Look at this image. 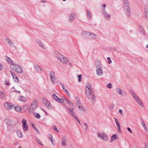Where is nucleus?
<instances>
[{"mask_svg":"<svg viewBox=\"0 0 148 148\" xmlns=\"http://www.w3.org/2000/svg\"><path fill=\"white\" fill-rule=\"evenodd\" d=\"M86 88L87 89H91L92 87L91 84L89 82L86 83Z\"/></svg>","mask_w":148,"mask_h":148,"instance_id":"nucleus-31","label":"nucleus"},{"mask_svg":"<svg viewBox=\"0 0 148 148\" xmlns=\"http://www.w3.org/2000/svg\"><path fill=\"white\" fill-rule=\"evenodd\" d=\"M5 59L8 63L11 64L13 63L12 60L7 56H5Z\"/></svg>","mask_w":148,"mask_h":148,"instance_id":"nucleus-30","label":"nucleus"},{"mask_svg":"<svg viewBox=\"0 0 148 148\" xmlns=\"http://www.w3.org/2000/svg\"><path fill=\"white\" fill-rule=\"evenodd\" d=\"M28 108V106L27 105H25L23 107V109L24 110H26Z\"/></svg>","mask_w":148,"mask_h":148,"instance_id":"nucleus-48","label":"nucleus"},{"mask_svg":"<svg viewBox=\"0 0 148 148\" xmlns=\"http://www.w3.org/2000/svg\"><path fill=\"white\" fill-rule=\"evenodd\" d=\"M90 32H84V31H83V32H82V34H82V36L85 38H86V37L87 36H88V35H89V33Z\"/></svg>","mask_w":148,"mask_h":148,"instance_id":"nucleus-14","label":"nucleus"},{"mask_svg":"<svg viewBox=\"0 0 148 148\" xmlns=\"http://www.w3.org/2000/svg\"><path fill=\"white\" fill-rule=\"evenodd\" d=\"M91 89H87L85 88V92L86 95L88 99H90V96L91 93Z\"/></svg>","mask_w":148,"mask_h":148,"instance_id":"nucleus-13","label":"nucleus"},{"mask_svg":"<svg viewBox=\"0 0 148 148\" xmlns=\"http://www.w3.org/2000/svg\"><path fill=\"white\" fill-rule=\"evenodd\" d=\"M37 102L36 100H34L31 103L29 110V112L30 113L33 112L35 111L37 107Z\"/></svg>","mask_w":148,"mask_h":148,"instance_id":"nucleus-5","label":"nucleus"},{"mask_svg":"<svg viewBox=\"0 0 148 148\" xmlns=\"http://www.w3.org/2000/svg\"><path fill=\"white\" fill-rule=\"evenodd\" d=\"M88 36H90V38L92 39H95L96 38L97 36L96 35L94 34L92 32H90Z\"/></svg>","mask_w":148,"mask_h":148,"instance_id":"nucleus-18","label":"nucleus"},{"mask_svg":"<svg viewBox=\"0 0 148 148\" xmlns=\"http://www.w3.org/2000/svg\"><path fill=\"white\" fill-rule=\"evenodd\" d=\"M65 100L66 101L67 103L68 104H69L71 106H73V104L70 101L68 100L67 99H66Z\"/></svg>","mask_w":148,"mask_h":148,"instance_id":"nucleus-39","label":"nucleus"},{"mask_svg":"<svg viewBox=\"0 0 148 148\" xmlns=\"http://www.w3.org/2000/svg\"><path fill=\"white\" fill-rule=\"evenodd\" d=\"M5 122L8 125H10L11 124V120L9 119H6L4 120Z\"/></svg>","mask_w":148,"mask_h":148,"instance_id":"nucleus-22","label":"nucleus"},{"mask_svg":"<svg viewBox=\"0 0 148 148\" xmlns=\"http://www.w3.org/2000/svg\"><path fill=\"white\" fill-rule=\"evenodd\" d=\"M84 125L86 127H88L87 124L86 123H84Z\"/></svg>","mask_w":148,"mask_h":148,"instance_id":"nucleus-64","label":"nucleus"},{"mask_svg":"<svg viewBox=\"0 0 148 148\" xmlns=\"http://www.w3.org/2000/svg\"><path fill=\"white\" fill-rule=\"evenodd\" d=\"M130 92L132 93V96H134V95H136L134 93V91H132V90H130Z\"/></svg>","mask_w":148,"mask_h":148,"instance_id":"nucleus-54","label":"nucleus"},{"mask_svg":"<svg viewBox=\"0 0 148 148\" xmlns=\"http://www.w3.org/2000/svg\"><path fill=\"white\" fill-rule=\"evenodd\" d=\"M65 92L66 94L67 93H68V92H69L68 90L66 89V88H64V89L63 90Z\"/></svg>","mask_w":148,"mask_h":148,"instance_id":"nucleus-55","label":"nucleus"},{"mask_svg":"<svg viewBox=\"0 0 148 148\" xmlns=\"http://www.w3.org/2000/svg\"><path fill=\"white\" fill-rule=\"evenodd\" d=\"M132 97L134 99L136 102L141 107H143V105L142 103L138 96H137L136 94L135 95H134V96H132Z\"/></svg>","mask_w":148,"mask_h":148,"instance_id":"nucleus-7","label":"nucleus"},{"mask_svg":"<svg viewBox=\"0 0 148 148\" xmlns=\"http://www.w3.org/2000/svg\"><path fill=\"white\" fill-rule=\"evenodd\" d=\"M145 16L146 17H147L148 16V9L147 8H145Z\"/></svg>","mask_w":148,"mask_h":148,"instance_id":"nucleus-42","label":"nucleus"},{"mask_svg":"<svg viewBox=\"0 0 148 148\" xmlns=\"http://www.w3.org/2000/svg\"><path fill=\"white\" fill-rule=\"evenodd\" d=\"M141 124L143 126V127L144 128L145 130H147V128L146 127L145 124L144 122L143 121V120L142 121V122L141 123Z\"/></svg>","mask_w":148,"mask_h":148,"instance_id":"nucleus-37","label":"nucleus"},{"mask_svg":"<svg viewBox=\"0 0 148 148\" xmlns=\"http://www.w3.org/2000/svg\"><path fill=\"white\" fill-rule=\"evenodd\" d=\"M10 68L12 70L18 73H23L22 69L18 64H11L10 65Z\"/></svg>","mask_w":148,"mask_h":148,"instance_id":"nucleus-2","label":"nucleus"},{"mask_svg":"<svg viewBox=\"0 0 148 148\" xmlns=\"http://www.w3.org/2000/svg\"><path fill=\"white\" fill-rule=\"evenodd\" d=\"M4 98V95L3 92L2 91H1L0 92V98L1 99H3Z\"/></svg>","mask_w":148,"mask_h":148,"instance_id":"nucleus-38","label":"nucleus"},{"mask_svg":"<svg viewBox=\"0 0 148 148\" xmlns=\"http://www.w3.org/2000/svg\"><path fill=\"white\" fill-rule=\"evenodd\" d=\"M95 65L97 68L101 67L100 66V63L99 61H97L95 62Z\"/></svg>","mask_w":148,"mask_h":148,"instance_id":"nucleus-33","label":"nucleus"},{"mask_svg":"<svg viewBox=\"0 0 148 148\" xmlns=\"http://www.w3.org/2000/svg\"><path fill=\"white\" fill-rule=\"evenodd\" d=\"M52 97L53 98L57 101H58V99H59V98L54 94H52Z\"/></svg>","mask_w":148,"mask_h":148,"instance_id":"nucleus-35","label":"nucleus"},{"mask_svg":"<svg viewBox=\"0 0 148 148\" xmlns=\"http://www.w3.org/2000/svg\"><path fill=\"white\" fill-rule=\"evenodd\" d=\"M5 40L6 41L9 43L10 45L13 44L11 40L8 37H6L5 38Z\"/></svg>","mask_w":148,"mask_h":148,"instance_id":"nucleus-23","label":"nucleus"},{"mask_svg":"<svg viewBox=\"0 0 148 148\" xmlns=\"http://www.w3.org/2000/svg\"><path fill=\"white\" fill-rule=\"evenodd\" d=\"M15 110L17 112H20L22 110V108L20 106H16L14 108Z\"/></svg>","mask_w":148,"mask_h":148,"instance_id":"nucleus-28","label":"nucleus"},{"mask_svg":"<svg viewBox=\"0 0 148 148\" xmlns=\"http://www.w3.org/2000/svg\"><path fill=\"white\" fill-rule=\"evenodd\" d=\"M76 18V15L74 13H71L69 16V20L70 22L72 21Z\"/></svg>","mask_w":148,"mask_h":148,"instance_id":"nucleus-11","label":"nucleus"},{"mask_svg":"<svg viewBox=\"0 0 148 148\" xmlns=\"http://www.w3.org/2000/svg\"><path fill=\"white\" fill-rule=\"evenodd\" d=\"M118 127V132L119 133H121V126L117 127Z\"/></svg>","mask_w":148,"mask_h":148,"instance_id":"nucleus-56","label":"nucleus"},{"mask_svg":"<svg viewBox=\"0 0 148 148\" xmlns=\"http://www.w3.org/2000/svg\"><path fill=\"white\" fill-rule=\"evenodd\" d=\"M116 92L119 95H122V92L123 91L122 90L119 88H116Z\"/></svg>","mask_w":148,"mask_h":148,"instance_id":"nucleus-27","label":"nucleus"},{"mask_svg":"<svg viewBox=\"0 0 148 148\" xmlns=\"http://www.w3.org/2000/svg\"><path fill=\"white\" fill-rule=\"evenodd\" d=\"M60 84L61 85L63 90L64 89V88H65L64 87V85L63 84L61 83H60Z\"/></svg>","mask_w":148,"mask_h":148,"instance_id":"nucleus-61","label":"nucleus"},{"mask_svg":"<svg viewBox=\"0 0 148 148\" xmlns=\"http://www.w3.org/2000/svg\"><path fill=\"white\" fill-rule=\"evenodd\" d=\"M87 17L90 19L91 20L92 18V16L91 13L90 11L88 10H87Z\"/></svg>","mask_w":148,"mask_h":148,"instance_id":"nucleus-21","label":"nucleus"},{"mask_svg":"<svg viewBox=\"0 0 148 148\" xmlns=\"http://www.w3.org/2000/svg\"><path fill=\"white\" fill-rule=\"evenodd\" d=\"M90 98L92 97V100L93 101H94L95 100V97L94 95V93H92V92L91 93V95H90Z\"/></svg>","mask_w":148,"mask_h":148,"instance_id":"nucleus-41","label":"nucleus"},{"mask_svg":"<svg viewBox=\"0 0 148 148\" xmlns=\"http://www.w3.org/2000/svg\"><path fill=\"white\" fill-rule=\"evenodd\" d=\"M35 116L38 119H40V115L38 113H36L35 115Z\"/></svg>","mask_w":148,"mask_h":148,"instance_id":"nucleus-49","label":"nucleus"},{"mask_svg":"<svg viewBox=\"0 0 148 148\" xmlns=\"http://www.w3.org/2000/svg\"><path fill=\"white\" fill-rule=\"evenodd\" d=\"M10 72L14 79V81L16 82H18V78L15 74L12 71H10Z\"/></svg>","mask_w":148,"mask_h":148,"instance_id":"nucleus-12","label":"nucleus"},{"mask_svg":"<svg viewBox=\"0 0 148 148\" xmlns=\"http://www.w3.org/2000/svg\"><path fill=\"white\" fill-rule=\"evenodd\" d=\"M70 110V112H69V113L74 118H76V117H77L75 115V114L73 112V111L74 110V109L73 108H71V109Z\"/></svg>","mask_w":148,"mask_h":148,"instance_id":"nucleus-15","label":"nucleus"},{"mask_svg":"<svg viewBox=\"0 0 148 148\" xmlns=\"http://www.w3.org/2000/svg\"><path fill=\"white\" fill-rule=\"evenodd\" d=\"M114 119L115 120V122L116 124L117 127H118L120 126V123H119V121L118 119H117L115 118H114Z\"/></svg>","mask_w":148,"mask_h":148,"instance_id":"nucleus-34","label":"nucleus"},{"mask_svg":"<svg viewBox=\"0 0 148 148\" xmlns=\"http://www.w3.org/2000/svg\"><path fill=\"white\" fill-rule=\"evenodd\" d=\"M54 56L61 62L64 64H66L68 62L67 58L57 52H55Z\"/></svg>","mask_w":148,"mask_h":148,"instance_id":"nucleus-1","label":"nucleus"},{"mask_svg":"<svg viewBox=\"0 0 148 148\" xmlns=\"http://www.w3.org/2000/svg\"><path fill=\"white\" fill-rule=\"evenodd\" d=\"M106 7V5L105 4H103L102 6V11H106L105 10V7Z\"/></svg>","mask_w":148,"mask_h":148,"instance_id":"nucleus-46","label":"nucleus"},{"mask_svg":"<svg viewBox=\"0 0 148 148\" xmlns=\"http://www.w3.org/2000/svg\"><path fill=\"white\" fill-rule=\"evenodd\" d=\"M34 67L36 70L38 72H40L42 71V69L37 64L34 65Z\"/></svg>","mask_w":148,"mask_h":148,"instance_id":"nucleus-20","label":"nucleus"},{"mask_svg":"<svg viewBox=\"0 0 148 148\" xmlns=\"http://www.w3.org/2000/svg\"><path fill=\"white\" fill-rule=\"evenodd\" d=\"M37 43L43 49H45V48L44 45L41 42L40 40L38 41L37 42Z\"/></svg>","mask_w":148,"mask_h":148,"instance_id":"nucleus-24","label":"nucleus"},{"mask_svg":"<svg viewBox=\"0 0 148 148\" xmlns=\"http://www.w3.org/2000/svg\"><path fill=\"white\" fill-rule=\"evenodd\" d=\"M16 133L18 136L20 138H22L23 137V135L22 134L21 132L19 130L16 132Z\"/></svg>","mask_w":148,"mask_h":148,"instance_id":"nucleus-29","label":"nucleus"},{"mask_svg":"<svg viewBox=\"0 0 148 148\" xmlns=\"http://www.w3.org/2000/svg\"><path fill=\"white\" fill-rule=\"evenodd\" d=\"M32 127H33V128L36 132H38V130L37 128L35 126L34 124L32 123L31 125Z\"/></svg>","mask_w":148,"mask_h":148,"instance_id":"nucleus-44","label":"nucleus"},{"mask_svg":"<svg viewBox=\"0 0 148 148\" xmlns=\"http://www.w3.org/2000/svg\"><path fill=\"white\" fill-rule=\"evenodd\" d=\"M61 143L62 146H64L66 145V140L64 138H63L61 139Z\"/></svg>","mask_w":148,"mask_h":148,"instance_id":"nucleus-19","label":"nucleus"},{"mask_svg":"<svg viewBox=\"0 0 148 148\" xmlns=\"http://www.w3.org/2000/svg\"><path fill=\"white\" fill-rule=\"evenodd\" d=\"M77 107H78V110H79L81 111H84L85 110L84 108L83 107L82 104H81L80 105H79Z\"/></svg>","mask_w":148,"mask_h":148,"instance_id":"nucleus-32","label":"nucleus"},{"mask_svg":"<svg viewBox=\"0 0 148 148\" xmlns=\"http://www.w3.org/2000/svg\"><path fill=\"white\" fill-rule=\"evenodd\" d=\"M97 136L99 138L103 140L106 141L108 140V136L104 132H98Z\"/></svg>","mask_w":148,"mask_h":148,"instance_id":"nucleus-4","label":"nucleus"},{"mask_svg":"<svg viewBox=\"0 0 148 148\" xmlns=\"http://www.w3.org/2000/svg\"><path fill=\"white\" fill-rule=\"evenodd\" d=\"M35 140H36V142L38 144H39L40 145H43L42 144V143H41V142H40V141L37 138H35Z\"/></svg>","mask_w":148,"mask_h":148,"instance_id":"nucleus-45","label":"nucleus"},{"mask_svg":"<svg viewBox=\"0 0 148 148\" xmlns=\"http://www.w3.org/2000/svg\"><path fill=\"white\" fill-rule=\"evenodd\" d=\"M60 84L61 85L63 90L64 89V88H65L64 87V85L63 84L61 83H60Z\"/></svg>","mask_w":148,"mask_h":148,"instance_id":"nucleus-62","label":"nucleus"},{"mask_svg":"<svg viewBox=\"0 0 148 148\" xmlns=\"http://www.w3.org/2000/svg\"><path fill=\"white\" fill-rule=\"evenodd\" d=\"M52 138L53 136L52 135H50L49 137V140L51 141V144H52L53 145H54V144L53 143L52 140Z\"/></svg>","mask_w":148,"mask_h":148,"instance_id":"nucleus-43","label":"nucleus"},{"mask_svg":"<svg viewBox=\"0 0 148 148\" xmlns=\"http://www.w3.org/2000/svg\"><path fill=\"white\" fill-rule=\"evenodd\" d=\"M116 135L114 134L111 136V139L110 141V142H112L113 140L116 139Z\"/></svg>","mask_w":148,"mask_h":148,"instance_id":"nucleus-36","label":"nucleus"},{"mask_svg":"<svg viewBox=\"0 0 148 148\" xmlns=\"http://www.w3.org/2000/svg\"><path fill=\"white\" fill-rule=\"evenodd\" d=\"M102 12L104 15L105 18H106V19H109L110 16V14H108L106 11H102Z\"/></svg>","mask_w":148,"mask_h":148,"instance_id":"nucleus-16","label":"nucleus"},{"mask_svg":"<svg viewBox=\"0 0 148 148\" xmlns=\"http://www.w3.org/2000/svg\"><path fill=\"white\" fill-rule=\"evenodd\" d=\"M82 76V75H78V81L79 82H80L81 80H82V77H81Z\"/></svg>","mask_w":148,"mask_h":148,"instance_id":"nucleus-52","label":"nucleus"},{"mask_svg":"<svg viewBox=\"0 0 148 148\" xmlns=\"http://www.w3.org/2000/svg\"><path fill=\"white\" fill-rule=\"evenodd\" d=\"M23 130L24 131H27L28 130V126L27 124L23 125Z\"/></svg>","mask_w":148,"mask_h":148,"instance_id":"nucleus-25","label":"nucleus"},{"mask_svg":"<svg viewBox=\"0 0 148 148\" xmlns=\"http://www.w3.org/2000/svg\"><path fill=\"white\" fill-rule=\"evenodd\" d=\"M19 100L22 101H26L27 99L25 97L20 96L19 98Z\"/></svg>","mask_w":148,"mask_h":148,"instance_id":"nucleus-26","label":"nucleus"},{"mask_svg":"<svg viewBox=\"0 0 148 148\" xmlns=\"http://www.w3.org/2000/svg\"><path fill=\"white\" fill-rule=\"evenodd\" d=\"M127 129L128 130V131L131 133H132V132L131 131L130 128V127H128L127 128Z\"/></svg>","mask_w":148,"mask_h":148,"instance_id":"nucleus-57","label":"nucleus"},{"mask_svg":"<svg viewBox=\"0 0 148 148\" xmlns=\"http://www.w3.org/2000/svg\"><path fill=\"white\" fill-rule=\"evenodd\" d=\"M42 101L45 106L48 109L51 108V105L49 102L47 101L45 98L42 99Z\"/></svg>","mask_w":148,"mask_h":148,"instance_id":"nucleus-8","label":"nucleus"},{"mask_svg":"<svg viewBox=\"0 0 148 148\" xmlns=\"http://www.w3.org/2000/svg\"><path fill=\"white\" fill-rule=\"evenodd\" d=\"M139 28L140 30L142 32V33L143 34H145V33L144 32V29L142 26L141 25H140L139 26Z\"/></svg>","mask_w":148,"mask_h":148,"instance_id":"nucleus-40","label":"nucleus"},{"mask_svg":"<svg viewBox=\"0 0 148 148\" xmlns=\"http://www.w3.org/2000/svg\"><path fill=\"white\" fill-rule=\"evenodd\" d=\"M53 129L54 130H55V131L58 132H59V131L58 130V129L56 128V126H53Z\"/></svg>","mask_w":148,"mask_h":148,"instance_id":"nucleus-51","label":"nucleus"},{"mask_svg":"<svg viewBox=\"0 0 148 148\" xmlns=\"http://www.w3.org/2000/svg\"><path fill=\"white\" fill-rule=\"evenodd\" d=\"M123 3L125 10L127 11V15L129 16L130 14L131 9L128 1L127 0H123Z\"/></svg>","mask_w":148,"mask_h":148,"instance_id":"nucleus-3","label":"nucleus"},{"mask_svg":"<svg viewBox=\"0 0 148 148\" xmlns=\"http://www.w3.org/2000/svg\"><path fill=\"white\" fill-rule=\"evenodd\" d=\"M22 123L23 124V125H25L27 124L26 123V120L25 119H23L22 120Z\"/></svg>","mask_w":148,"mask_h":148,"instance_id":"nucleus-47","label":"nucleus"},{"mask_svg":"<svg viewBox=\"0 0 148 148\" xmlns=\"http://www.w3.org/2000/svg\"><path fill=\"white\" fill-rule=\"evenodd\" d=\"M107 87L109 88H111L112 87V85L111 83H109L107 85Z\"/></svg>","mask_w":148,"mask_h":148,"instance_id":"nucleus-53","label":"nucleus"},{"mask_svg":"<svg viewBox=\"0 0 148 148\" xmlns=\"http://www.w3.org/2000/svg\"><path fill=\"white\" fill-rule=\"evenodd\" d=\"M96 72L98 75H101L103 73L101 67L96 68Z\"/></svg>","mask_w":148,"mask_h":148,"instance_id":"nucleus-9","label":"nucleus"},{"mask_svg":"<svg viewBox=\"0 0 148 148\" xmlns=\"http://www.w3.org/2000/svg\"><path fill=\"white\" fill-rule=\"evenodd\" d=\"M49 76L51 82L54 84L56 83L57 78L54 73L53 71H51L49 73Z\"/></svg>","mask_w":148,"mask_h":148,"instance_id":"nucleus-6","label":"nucleus"},{"mask_svg":"<svg viewBox=\"0 0 148 148\" xmlns=\"http://www.w3.org/2000/svg\"><path fill=\"white\" fill-rule=\"evenodd\" d=\"M4 106L5 108L8 110L10 109L12 107V105L8 102L5 103L4 104Z\"/></svg>","mask_w":148,"mask_h":148,"instance_id":"nucleus-10","label":"nucleus"},{"mask_svg":"<svg viewBox=\"0 0 148 148\" xmlns=\"http://www.w3.org/2000/svg\"><path fill=\"white\" fill-rule=\"evenodd\" d=\"M145 148H148L147 144L146 143L145 144Z\"/></svg>","mask_w":148,"mask_h":148,"instance_id":"nucleus-63","label":"nucleus"},{"mask_svg":"<svg viewBox=\"0 0 148 148\" xmlns=\"http://www.w3.org/2000/svg\"><path fill=\"white\" fill-rule=\"evenodd\" d=\"M76 120H77V121L78 122V123H79L80 124H81V123H80L79 121V119H78V118H77V117H76V118H75Z\"/></svg>","mask_w":148,"mask_h":148,"instance_id":"nucleus-59","label":"nucleus"},{"mask_svg":"<svg viewBox=\"0 0 148 148\" xmlns=\"http://www.w3.org/2000/svg\"><path fill=\"white\" fill-rule=\"evenodd\" d=\"M76 102V106H77L79 105H80L81 104V103L79 98L78 97H76L75 98Z\"/></svg>","mask_w":148,"mask_h":148,"instance_id":"nucleus-17","label":"nucleus"},{"mask_svg":"<svg viewBox=\"0 0 148 148\" xmlns=\"http://www.w3.org/2000/svg\"><path fill=\"white\" fill-rule=\"evenodd\" d=\"M119 112L121 115L123 114L122 111L121 110H119Z\"/></svg>","mask_w":148,"mask_h":148,"instance_id":"nucleus-60","label":"nucleus"},{"mask_svg":"<svg viewBox=\"0 0 148 148\" xmlns=\"http://www.w3.org/2000/svg\"><path fill=\"white\" fill-rule=\"evenodd\" d=\"M5 84L8 85H9L10 84V82L7 81L5 82Z\"/></svg>","mask_w":148,"mask_h":148,"instance_id":"nucleus-58","label":"nucleus"},{"mask_svg":"<svg viewBox=\"0 0 148 148\" xmlns=\"http://www.w3.org/2000/svg\"><path fill=\"white\" fill-rule=\"evenodd\" d=\"M58 101L60 102V103H62L64 102V100L63 99L59 98Z\"/></svg>","mask_w":148,"mask_h":148,"instance_id":"nucleus-50","label":"nucleus"}]
</instances>
